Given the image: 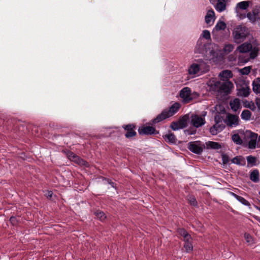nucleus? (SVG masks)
<instances>
[{"mask_svg": "<svg viewBox=\"0 0 260 260\" xmlns=\"http://www.w3.org/2000/svg\"><path fill=\"white\" fill-rule=\"evenodd\" d=\"M234 88V84L230 81L214 82L211 85V89L215 92L219 98H224L229 94Z\"/></svg>", "mask_w": 260, "mask_h": 260, "instance_id": "obj_1", "label": "nucleus"}, {"mask_svg": "<svg viewBox=\"0 0 260 260\" xmlns=\"http://www.w3.org/2000/svg\"><path fill=\"white\" fill-rule=\"evenodd\" d=\"M248 29L244 25H238L233 30L232 36L234 42L236 44L243 42L249 36Z\"/></svg>", "mask_w": 260, "mask_h": 260, "instance_id": "obj_2", "label": "nucleus"}, {"mask_svg": "<svg viewBox=\"0 0 260 260\" xmlns=\"http://www.w3.org/2000/svg\"><path fill=\"white\" fill-rule=\"evenodd\" d=\"M250 51V58L253 59L257 56L259 49L257 47H252L250 43L245 42L238 46L234 53H247Z\"/></svg>", "mask_w": 260, "mask_h": 260, "instance_id": "obj_3", "label": "nucleus"}, {"mask_svg": "<svg viewBox=\"0 0 260 260\" xmlns=\"http://www.w3.org/2000/svg\"><path fill=\"white\" fill-rule=\"evenodd\" d=\"M209 70V66L202 59L198 60L197 63H192L188 69V73L194 75L200 71L206 72Z\"/></svg>", "mask_w": 260, "mask_h": 260, "instance_id": "obj_4", "label": "nucleus"}, {"mask_svg": "<svg viewBox=\"0 0 260 260\" xmlns=\"http://www.w3.org/2000/svg\"><path fill=\"white\" fill-rule=\"evenodd\" d=\"M205 148V145L200 141L191 142L188 144L189 150L197 154H200Z\"/></svg>", "mask_w": 260, "mask_h": 260, "instance_id": "obj_5", "label": "nucleus"}, {"mask_svg": "<svg viewBox=\"0 0 260 260\" xmlns=\"http://www.w3.org/2000/svg\"><path fill=\"white\" fill-rule=\"evenodd\" d=\"M180 96L185 103H189L192 101V98L191 97V90L190 88L185 87L182 89L180 91Z\"/></svg>", "mask_w": 260, "mask_h": 260, "instance_id": "obj_6", "label": "nucleus"}, {"mask_svg": "<svg viewBox=\"0 0 260 260\" xmlns=\"http://www.w3.org/2000/svg\"><path fill=\"white\" fill-rule=\"evenodd\" d=\"M239 122V117L238 116L229 114L225 120V123L230 127H233L237 125Z\"/></svg>", "mask_w": 260, "mask_h": 260, "instance_id": "obj_7", "label": "nucleus"}, {"mask_svg": "<svg viewBox=\"0 0 260 260\" xmlns=\"http://www.w3.org/2000/svg\"><path fill=\"white\" fill-rule=\"evenodd\" d=\"M140 135H152L158 134V132L156 131L155 128L150 126H142L138 129Z\"/></svg>", "mask_w": 260, "mask_h": 260, "instance_id": "obj_8", "label": "nucleus"}, {"mask_svg": "<svg viewBox=\"0 0 260 260\" xmlns=\"http://www.w3.org/2000/svg\"><path fill=\"white\" fill-rule=\"evenodd\" d=\"M191 123L194 127H199L205 124V120L200 116L192 115L191 117Z\"/></svg>", "mask_w": 260, "mask_h": 260, "instance_id": "obj_9", "label": "nucleus"}, {"mask_svg": "<svg viewBox=\"0 0 260 260\" xmlns=\"http://www.w3.org/2000/svg\"><path fill=\"white\" fill-rule=\"evenodd\" d=\"M246 135L248 137H249L250 140L248 142V147L250 149H254L256 147V140L257 138V135L251 132H247Z\"/></svg>", "mask_w": 260, "mask_h": 260, "instance_id": "obj_10", "label": "nucleus"}, {"mask_svg": "<svg viewBox=\"0 0 260 260\" xmlns=\"http://www.w3.org/2000/svg\"><path fill=\"white\" fill-rule=\"evenodd\" d=\"M250 89L246 84L238 89L237 95L239 96L247 97L250 93Z\"/></svg>", "mask_w": 260, "mask_h": 260, "instance_id": "obj_11", "label": "nucleus"}, {"mask_svg": "<svg viewBox=\"0 0 260 260\" xmlns=\"http://www.w3.org/2000/svg\"><path fill=\"white\" fill-rule=\"evenodd\" d=\"M215 20V13L213 10L208 11L205 16V22L209 26L212 25Z\"/></svg>", "mask_w": 260, "mask_h": 260, "instance_id": "obj_12", "label": "nucleus"}, {"mask_svg": "<svg viewBox=\"0 0 260 260\" xmlns=\"http://www.w3.org/2000/svg\"><path fill=\"white\" fill-rule=\"evenodd\" d=\"M247 17L251 22H254L256 19H260V11H258V10L254 9L252 12L248 13Z\"/></svg>", "mask_w": 260, "mask_h": 260, "instance_id": "obj_13", "label": "nucleus"}, {"mask_svg": "<svg viewBox=\"0 0 260 260\" xmlns=\"http://www.w3.org/2000/svg\"><path fill=\"white\" fill-rule=\"evenodd\" d=\"M123 127L127 131L125 136L127 138H129L135 136L136 132L134 130L135 126L133 124H128L123 126Z\"/></svg>", "mask_w": 260, "mask_h": 260, "instance_id": "obj_14", "label": "nucleus"}, {"mask_svg": "<svg viewBox=\"0 0 260 260\" xmlns=\"http://www.w3.org/2000/svg\"><path fill=\"white\" fill-rule=\"evenodd\" d=\"M219 76L220 77L221 81H229V79L233 77V74L230 70H224L220 73Z\"/></svg>", "mask_w": 260, "mask_h": 260, "instance_id": "obj_15", "label": "nucleus"}, {"mask_svg": "<svg viewBox=\"0 0 260 260\" xmlns=\"http://www.w3.org/2000/svg\"><path fill=\"white\" fill-rule=\"evenodd\" d=\"M228 1V0H217V3L215 6L216 10L219 12L224 11L226 9Z\"/></svg>", "mask_w": 260, "mask_h": 260, "instance_id": "obj_16", "label": "nucleus"}, {"mask_svg": "<svg viewBox=\"0 0 260 260\" xmlns=\"http://www.w3.org/2000/svg\"><path fill=\"white\" fill-rule=\"evenodd\" d=\"M180 104L178 103H175L172 105L169 110H167V114L169 117H171L175 114L179 110L180 108Z\"/></svg>", "mask_w": 260, "mask_h": 260, "instance_id": "obj_17", "label": "nucleus"}, {"mask_svg": "<svg viewBox=\"0 0 260 260\" xmlns=\"http://www.w3.org/2000/svg\"><path fill=\"white\" fill-rule=\"evenodd\" d=\"M250 3V1H243L238 3L236 7V11L237 13L240 12V10H245L249 6Z\"/></svg>", "mask_w": 260, "mask_h": 260, "instance_id": "obj_18", "label": "nucleus"}, {"mask_svg": "<svg viewBox=\"0 0 260 260\" xmlns=\"http://www.w3.org/2000/svg\"><path fill=\"white\" fill-rule=\"evenodd\" d=\"M252 90L255 94H260V78H257L252 81Z\"/></svg>", "mask_w": 260, "mask_h": 260, "instance_id": "obj_19", "label": "nucleus"}, {"mask_svg": "<svg viewBox=\"0 0 260 260\" xmlns=\"http://www.w3.org/2000/svg\"><path fill=\"white\" fill-rule=\"evenodd\" d=\"M169 117L167 114V110H164L160 114H158L155 118L152 120V123H158L166 118Z\"/></svg>", "mask_w": 260, "mask_h": 260, "instance_id": "obj_20", "label": "nucleus"}, {"mask_svg": "<svg viewBox=\"0 0 260 260\" xmlns=\"http://www.w3.org/2000/svg\"><path fill=\"white\" fill-rule=\"evenodd\" d=\"M206 146L207 149H219L221 148V145L217 142L208 141L206 143Z\"/></svg>", "mask_w": 260, "mask_h": 260, "instance_id": "obj_21", "label": "nucleus"}, {"mask_svg": "<svg viewBox=\"0 0 260 260\" xmlns=\"http://www.w3.org/2000/svg\"><path fill=\"white\" fill-rule=\"evenodd\" d=\"M189 120V116L188 115H185L182 117L180 118L178 122H179V125H180V127L184 128L187 125V121Z\"/></svg>", "mask_w": 260, "mask_h": 260, "instance_id": "obj_22", "label": "nucleus"}, {"mask_svg": "<svg viewBox=\"0 0 260 260\" xmlns=\"http://www.w3.org/2000/svg\"><path fill=\"white\" fill-rule=\"evenodd\" d=\"M67 157L71 161H73L74 162H81L79 156L72 152H68L67 153Z\"/></svg>", "mask_w": 260, "mask_h": 260, "instance_id": "obj_23", "label": "nucleus"}, {"mask_svg": "<svg viewBox=\"0 0 260 260\" xmlns=\"http://www.w3.org/2000/svg\"><path fill=\"white\" fill-rule=\"evenodd\" d=\"M230 105L233 111H237L240 106V101L238 99H235L230 102Z\"/></svg>", "mask_w": 260, "mask_h": 260, "instance_id": "obj_24", "label": "nucleus"}, {"mask_svg": "<svg viewBox=\"0 0 260 260\" xmlns=\"http://www.w3.org/2000/svg\"><path fill=\"white\" fill-rule=\"evenodd\" d=\"M250 179L254 182H257L259 181V173L257 170H254L252 171L250 175Z\"/></svg>", "mask_w": 260, "mask_h": 260, "instance_id": "obj_25", "label": "nucleus"}, {"mask_svg": "<svg viewBox=\"0 0 260 260\" xmlns=\"http://www.w3.org/2000/svg\"><path fill=\"white\" fill-rule=\"evenodd\" d=\"M165 140L171 143H176V137L174 134L169 133L167 135H166L165 136Z\"/></svg>", "mask_w": 260, "mask_h": 260, "instance_id": "obj_26", "label": "nucleus"}, {"mask_svg": "<svg viewBox=\"0 0 260 260\" xmlns=\"http://www.w3.org/2000/svg\"><path fill=\"white\" fill-rule=\"evenodd\" d=\"M251 113L248 110H244L242 111L241 117L245 120H248L250 119Z\"/></svg>", "mask_w": 260, "mask_h": 260, "instance_id": "obj_27", "label": "nucleus"}, {"mask_svg": "<svg viewBox=\"0 0 260 260\" xmlns=\"http://www.w3.org/2000/svg\"><path fill=\"white\" fill-rule=\"evenodd\" d=\"M93 214L97 218L101 221H103L106 217L104 212L99 210L94 211Z\"/></svg>", "mask_w": 260, "mask_h": 260, "instance_id": "obj_28", "label": "nucleus"}, {"mask_svg": "<svg viewBox=\"0 0 260 260\" xmlns=\"http://www.w3.org/2000/svg\"><path fill=\"white\" fill-rule=\"evenodd\" d=\"M187 200L189 204L193 206H197L198 203L194 196L189 195L187 196Z\"/></svg>", "mask_w": 260, "mask_h": 260, "instance_id": "obj_29", "label": "nucleus"}, {"mask_svg": "<svg viewBox=\"0 0 260 260\" xmlns=\"http://www.w3.org/2000/svg\"><path fill=\"white\" fill-rule=\"evenodd\" d=\"M226 27V24L222 21H219L216 25L215 29L216 30H224Z\"/></svg>", "mask_w": 260, "mask_h": 260, "instance_id": "obj_30", "label": "nucleus"}, {"mask_svg": "<svg viewBox=\"0 0 260 260\" xmlns=\"http://www.w3.org/2000/svg\"><path fill=\"white\" fill-rule=\"evenodd\" d=\"M100 178H101L103 181H105L106 183H108V184L111 185V187H112L115 189L116 188V184L114 182H113L111 179L107 178H105L103 176H101Z\"/></svg>", "mask_w": 260, "mask_h": 260, "instance_id": "obj_31", "label": "nucleus"}, {"mask_svg": "<svg viewBox=\"0 0 260 260\" xmlns=\"http://www.w3.org/2000/svg\"><path fill=\"white\" fill-rule=\"evenodd\" d=\"M237 200L239 202H240L241 204H242L243 205H244L245 206H246L248 207L250 206V204L249 203V202L241 196H239L237 197Z\"/></svg>", "mask_w": 260, "mask_h": 260, "instance_id": "obj_32", "label": "nucleus"}, {"mask_svg": "<svg viewBox=\"0 0 260 260\" xmlns=\"http://www.w3.org/2000/svg\"><path fill=\"white\" fill-rule=\"evenodd\" d=\"M184 248L185 249V251L187 253H189L192 251L193 249V246L192 244V242L189 243H185L183 245Z\"/></svg>", "mask_w": 260, "mask_h": 260, "instance_id": "obj_33", "label": "nucleus"}, {"mask_svg": "<svg viewBox=\"0 0 260 260\" xmlns=\"http://www.w3.org/2000/svg\"><path fill=\"white\" fill-rule=\"evenodd\" d=\"M232 162H242L245 161V159L242 156H237L231 159Z\"/></svg>", "mask_w": 260, "mask_h": 260, "instance_id": "obj_34", "label": "nucleus"}, {"mask_svg": "<svg viewBox=\"0 0 260 260\" xmlns=\"http://www.w3.org/2000/svg\"><path fill=\"white\" fill-rule=\"evenodd\" d=\"M234 45L232 44L225 45L224 47V51L226 54L232 52L234 49Z\"/></svg>", "mask_w": 260, "mask_h": 260, "instance_id": "obj_35", "label": "nucleus"}, {"mask_svg": "<svg viewBox=\"0 0 260 260\" xmlns=\"http://www.w3.org/2000/svg\"><path fill=\"white\" fill-rule=\"evenodd\" d=\"M232 140L237 144H240L242 142L238 134L233 135L232 137Z\"/></svg>", "mask_w": 260, "mask_h": 260, "instance_id": "obj_36", "label": "nucleus"}, {"mask_svg": "<svg viewBox=\"0 0 260 260\" xmlns=\"http://www.w3.org/2000/svg\"><path fill=\"white\" fill-rule=\"evenodd\" d=\"M250 70H251L250 67H249V66L246 67L243 69H240V72L242 75H247L250 73Z\"/></svg>", "mask_w": 260, "mask_h": 260, "instance_id": "obj_37", "label": "nucleus"}, {"mask_svg": "<svg viewBox=\"0 0 260 260\" xmlns=\"http://www.w3.org/2000/svg\"><path fill=\"white\" fill-rule=\"evenodd\" d=\"M179 124L178 121L173 122L171 123L170 127L174 131L182 129V128L180 127V125Z\"/></svg>", "mask_w": 260, "mask_h": 260, "instance_id": "obj_38", "label": "nucleus"}, {"mask_svg": "<svg viewBox=\"0 0 260 260\" xmlns=\"http://www.w3.org/2000/svg\"><path fill=\"white\" fill-rule=\"evenodd\" d=\"M255 104V103L252 102H248L247 103L245 104V107L249 108L250 110L254 111L256 109Z\"/></svg>", "mask_w": 260, "mask_h": 260, "instance_id": "obj_39", "label": "nucleus"}, {"mask_svg": "<svg viewBox=\"0 0 260 260\" xmlns=\"http://www.w3.org/2000/svg\"><path fill=\"white\" fill-rule=\"evenodd\" d=\"M177 232L180 236L183 237V238L186 236V235L189 234L184 228H178Z\"/></svg>", "mask_w": 260, "mask_h": 260, "instance_id": "obj_40", "label": "nucleus"}, {"mask_svg": "<svg viewBox=\"0 0 260 260\" xmlns=\"http://www.w3.org/2000/svg\"><path fill=\"white\" fill-rule=\"evenodd\" d=\"M10 222L13 224V225H17L18 224L19 220L17 217L15 216H11L10 218Z\"/></svg>", "mask_w": 260, "mask_h": 260, "instance_id": "obj_41", "label": "nucleus"}, {"mask_svg": "<svg viewBox=\"0 0 260 260\" xmlns=\"http://www.w3.org/2000/svg\"><path fill=\"white\" fill-rule=\"evenodd\" d=\"M247 162H256L257 161H259L257 158L256 157L252 156H248L247 157Z\"/></svg>", "mask_w": 260, "mask_h": 260, "instance_id": "obj_42", "label": "nucleus"}, {"mask_svg": "<svg viewBox=\"0 0 260 260\" xmlns=\"http://www.w3.org/2000/svg\"><path fill=\"white\" fill-rule=\"evenodd\" d=\"M202 36L207 40L210 39L211 36L210 31L207 30H204L202 33Z\"/></svg>", "mask_w": 260, "mask_h": 260, "instance_id": "obj_43", "label": "nucleus"}, {"mask_svg": "<svg viewBox=\"0 0 260 260\" xmlns=\"http://www.w3.org/2000/svg\"><path fill=\"white\" fill-rule=\"evenodd\" d=\"M183 241L184 242V243L192 242V238L191 236L189 234L186 235V236L183 237Z\"/></svg>", "mask_w": 260, "mask_h": 260, "instance_id": "obj_44", "label": "nucleus"}, {"mask_svg": "<svg viewBox=\"0 0 260 260\" xmlns=\"http://www.w3.org/2000/svg\"><path fill=\"white\" fill-rule=\"evenodd\" d=\"M210 132L212 135H216L218 133V132L216 129V126L214 125H213L212 127L210 128Z\"/></svg>", "mask_w": 260, "mask_h": 260, "instance_id": "obj_45", "label": "nucleus"}, {"mask_svg": "<svg viewBox=\"0 0 260 260\" xmlns=\"http://www.w3.org/2000/svg\"><path fill=\"white\" fill-rule=\"evenodd\" d=\"M222 162H228L230 160V158L227 154H222Z\"/></svg>", "mask_w": 260, "mask_h": 260, "instance_id": "obj_46", "label": "nucleus"}, {"mask_svg": "<svg viewBox=\"0 0 260 260\" xmlns=\"http://www.w3.org/2000/svg\"><path fill=\"white\" fill-rule=\"evenodd\" d=\"M214 126H216V129L218 133L221 132L224 128V126L222 124H219L218 123H217L216 124L214 125Z\"/></svg>", "mask_w": 260, "mask_h": 260, "instance_id": "obj_47", "label": "nucleus"}, {"mask_svg": "<svg viewBox=\"0 0 260 260\" xmlns=\"http://www.w3.org/2000/svg\"><path fill=\"white\" fill-rule=\"evenodd\" d=\"M244 237L247 242H250L252 239L251 236L248 234L245 233L244 234Z\"/></svg>", "mask_w": 260, "mask_h": 260, "instance_id": "obj_48", "label": "nucleus"}, {"mask_svg": "<svg viewBox=\"0 0 260 260\" xmlns=\"http://www.w3.org/2000/svg\"><path fill=\"white\" fill-rule=\"evenodd\" d=\"M255 103L257 107V108L260 110V98H257L255 100Z\"/></svg>", "mask_w": 260, "mask_h": 260, "instance_id": "obj_49", "label": "nucleus"}, {"mask_svg": "<svg viewBox=\"0 0 260 260\" xmlns=\"http://www.w3.org/2000/svg\"><path fill=\"white\" fill-rule=\"evenodd\" d=\"M238 59H239V61H241L242 62H246L248 60L249 58L248 57H246V58H244V59H242V56L241 55H239V57H238Z\"/></svg>", "mask_w": 260, "mask_h": 260, "instance_id": "obj_50", "label": "nucleus"}, {"mask_svg": "<svg viewBox=\"0 0 260 260\" xmlns=\"http://www.w3.org/2000/svg\"><path fill=\"white\" fill-rule=\"evenodd\" d=\"M228 193L229 194L233 196L234 197H235L236 199H237V197L239 196L238 195H237V194L235 193L234 192H233L232 191H228Z\"/></svg>", "mask_w": 260, "mask_h": 260, "instance_id": "obj_51", "label": "nucleus"}, {"mask_svg": "<svg viewBox=\"0 0 260 260\" xmlns=\"http://www.w3.org/2000/svg\"><path fill=\"white\" fill-rule=\"evenodd\" d=\"M257 164H247L248 167H252L254 166H255Z\"/></svg>", "mask_w": 260, "mask_h": 260, "instance_id": "obj_52", "label": "nucleus"}, {"mask_svg": "<svg viewBox=\"0 0 260 260\" xmlns=\"http://www.w3.org/2000/svg\"><path fill=\"white\" fill-rule=\"evenodd\" d=\"M52 191H49L48 192V196L51 198L52 197Z\"/></svg>", "mask_w": 260, "mask_h": 260, "instance_id": "obj_53", "label": "nucleus"}, {"mask_svg": "<svg viewBox=\"0 0 260 260\" xmlns=\"http://www.w3.org/2000/svg\"><path fill=\"white\" fill-rule=\"evenodd\" d=\"M82 164L84 165V166H85L86 167H89V164L86 163V164Z\"/></svg>", "mask_w": 260, "mask_h": 260, "instance_id": "obj_54", "label": "nucleus"}, {"mask_svg": "<svg viewBox=\"0 0 260 260\" xmlns=\"http://www.w3.org/2000/svg\"><path fill=\"white\" fill-rule=\"evenodd\" d=\"M255 208H256V209H257L258 210H259L260 211V207H257V206H255Z\"/></svg>", "mask_w": 260, "mask_h": 260, "instance_id": "obj_55", "label": "nucleus"}, {"mask_svg": "<svg viewBox=\"0 0 260 260\" xmlns=\"http://www.w3.org/2000/svg\"><path fill=\"white\" fill-rule=\"evenodd\" d=\"M237 165H241V166H244L245 165V164H242V163H241V164H237Z\"/></svg>", "mask_w": 260, "mask_h": 260, "instance_id": "obj_56", "label": "nucleus"}, {"mask_svg": "<svg viewBox=\"0 0 260 260\" xmlns=\"http://www.w3.org/2000/svg\"><path fill=\"white\" fill-rule=\"evenodd\" d=\"M258 220L260 222V218H258Z\"/></svg>", "mask_w": 260, "mask_h": 260, "instance_id": "obj_57", "label": "nucleus"}, {"mask_svg": "<svg viewBox=\"0 0 260 260\" xmlns=\"http://www.w3.org/2000/svg\"><path fill=\"white\" fill-rule=\"evenodd\" d=\"M226 164H225V163L223 164V165H226Z\"/></svg>", "mask_w": 260, "mask_h": 260, "instance_id": "obj_58", "label": "nucleus"}, {"mask_svg": "<svg viewBox=\"0 0 260 260\" xmlns=\"http://www.w3.org/2000/svg\"><path fill=\"white\" fill-rule=\"evenodd\" d=\"M258 193H259V194L260 195V191H259Z\"/></svg>", "mask_w": 260, "mask_h": 260, "instance_id": "obj_59", "label": "nucleus"}]
</instances>
